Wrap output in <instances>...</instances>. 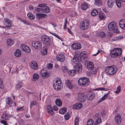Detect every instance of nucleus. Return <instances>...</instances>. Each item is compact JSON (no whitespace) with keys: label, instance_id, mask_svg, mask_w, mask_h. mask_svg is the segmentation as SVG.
<instances>
[{"label":"nucleus","instance_id":"nucleus-49","mask_svg":"<svg viewBox=\"0 0 125 125\" xmlns=\"http://www.w3.org/2000/svg\"><path fill=\"white\" fill-rule=\"evenodd\" d=\"M41 39H49V37L45 35H42L41 37Z\"/></svg>","mask_w":125,"mask_h":125},{"label":"nucleus","instance_id":"nucleus-42","mask_svg":"<svg viewBox=\"0 0 125 125\" xmlns=\"http://www.w3.org/2000/svg\"><path fill=\"white\" fill-rule=\"evenodd\" d=\"M62 71L64 72H68V70L67 67L65 66L62 67Z\"/></svg>","mask_w":125,"mask_h":125},{"label":"nucleus","instance_id":"nucleus-33","mask_svg":"<svg viewBox=\"0 0 125 125\" xmlns=\"http://www.w3.org/2000/svg\"><path fill=\"white\" fill-rule=\"evenodd\" d=\"M76 73V71L74 70H72L69 71V73L71 76H74Z\"/></svg>","mask_w":125,"mask_h":125},{"label":"nucleus","instance_id":"nucleus-55","mask_svg":"<svg viewBox=\"0 0 125 125\" xmlns=\"http://www.w3.org/2000/svg\"><path fill=\"white\" fill-rule=\"evenodd\" d=\"M124 38H125V36H124L121 35L116 37V39H121Z\"/></svg>","mask_w":125,"mask_h":125},{"label":"nucleus","instance_id":"nucleus-2","mask_svg":"<svg viewBox=\"0 0 125 125\" xmlns=\"http://www.w3.org/2000/svg\"><path fill=\"white\" fill-rule=\"evenodd\" d=\"M117 69L115 66L107 67L105 68V73L108 75H112L115 73Z\"/></svg>","mask_w":125,"mask_h":125},{"label":"nucleus","instance_id":"nucleus-28","mask_svg":"<svg viewBox=\"0 0 125 125\" xmlns=\"http://www.w3.org/2000/svg\"><path fill=\"white\" fill-rule=\"evenodd\" d=\"M44 44L47 45V46H49L50 44V40H41Z\"/></svg>","mask_w":125,"mask_h":125},{"label":"nucleus","instance_id":"nucleus-58","mask_svg":"<svg viewBox=\"0 0 125 125\" xmlns=\"http://www.w3.org/2000/svg\"><path fill=\"white\" fill-rule=\"evenodd\" d=\"M82 106V104L81 103H77L76 107L77 108L78 107L79 109L81 108Z\"/></svg>","mask_w":125,"mask_h":125},{"label":"nucleus","instance_id":"nucleus-63","mask_svg":"<svg viewBox=\"0 0 125 125\" xmlns=\"http://www.w3.org/2000/svg\"><path fill=\"white\" fill-rule=\"evenodd\" d=\"M77 45V49H80L81 48L82 45H81L80 43H77L76 44Z\"/></svg>","mask_w":125,"mask_h":125},{"label":"nucleus","instance_id":"nucleus-37","mask_svg":"<svg viewBox=\"0 0 125 125\" xmlns=\"http://www.w3.org/2000/svg\"><path fill=\"white\" fill-rule=\"evenodd\" d=\"M6 102L7 104L10 105L12 104L13 102L11 98H9L6 99Z\"/></svg>","mask_w":125,"mask_h":125},{"label":"nucleus","instance_id":"nucleus-1","mask_svg":"<svg viewBox=\"0 0 125 125\" xmlns=\"http://www.w3.org/2000/svg\"><path fill=\"white\" fill-rule=\"evenodd\" d=\"M53 85L54 88L57 91L60 90L62 88L61 81L59 78H56L53 80Z\"/></svg>","mask_w":125,"mask_h":125},{"label":"nucleus","instance_id":"nucleus-45","mask_svg":"<svg viewBox=\"0 0 125 125\" xmlns=\"http://www.w3.org/2000/svg\"><path fill=\"white\" fill-rule=\"evenodd\" d=\"M94 123L93 120L92 119H90L87 122V125H93Z\"/></svg>","mask_w":125,"mask_h":125},{"label":"nucleus","instance_id":"nucleus-61","mask_svg":"<svg viewBox=\"0 0 125 125\" xmlns=\"http://www.w3.org/2000/svg\"><path fill=\"white\" fill-rule=\"evenodd\" d=\"M36 104V102L35 101H33L31 103V105H30V107H31L32 106L35 105Z\"/></svg>","mask_w":125,"mask_h":125},{"label":"nucleus","instance_id":"nucleus-19","mask_svg":"<svg viewBox=\"0 0 125 125\" xmlns=\"http://www.w3.org/2000/svg\"><path fill=\"white\" fill-rule=\"evenodd\" d=\"M30 66L31 68L32 69H36L37 68L38 65L36 62L33 61L30 63Z\"/></svg>","mask_w":125,"mask_h":125},{"label":"nucleus","instance_id":"nucleus-34","mask_svg":"<svg viewBox=\"0 0 125 125\" xmlns=\"http://www.w3.org/2000/svg\"><path fill=\"white\" fill-rule=\"evenodd\" d=\"M50 11V9L46 5V7H45L43 9V12L45 13H48Z\"/></svg>","mask_w":125,"mask_h":125},{"label":"nucleus","instance_id":"nucleus-60","mask_svg":"<svg viewBox=\"0 0 125 125\" xmlns=\"http://www.w3.org/2000/svg\"><path fill=\"white\" fill-rule=\"evenodd\" d=\"M47 67L48 69H52L53 67V64L52 63H50L48 65Z\"/></svg>","mask_w":125,"mask_h":125},{"label":"nucleus","instance_id":"nucleus-16","mask_svg":"<svg viewBox=\"0 0 125 125\" xmlns=\"http://www.w3.org/2000/svg\"><path fill=\"white\" fill-rule=\"evenodd\" d=\"M95 97L94 94L93 93H89L87 94V98L89 100L93 99Z\"/></svg>","mask_w":125,"mask_h":125},{"label":"nucleus","instance_id":"nucleus-40","mask_svg":"<svg viewBox=\"0 0 125 125\" xmlns=\"http://www.w3.org/2000/svg\"><path fill=\"white\" fill-rule=\"evenodd\" d=\"M115 2L117 7L120 8L121 7V3L120 0H115Z\"/></svg>","mask_w":125,"mask_h":125},{"label":"nucleus","instance_id":"nucleus-36","mask_svg":"<svg viewBox=\"0 0 125 125\" xmlns=\"http://www.w3.org/2000/svg\"><path fill=\"white\" fill-rule=\"evenodd\" d=\"M27 16L28 18H30L31 20H33L35 18V16L31 13H29L27 14Z\"/></svg>","mask_w":125,"mask_h":125},{"label":"nucleus","instance_id":"nucleus-10","mask_svg":"<svg viewBox=\"0 0 125 125\" xmlns=\"http://www.w3.org/2000/svg\"><path fill=\"white\" fill-rule=\"evenodd\" d=\"M78 100L80 102H83L85 101L86 96L83 93H80L78 95Z\"/></svg>","mask_w":125,"mask_h":125},{"label":"nucleus","instance_id":"nucleus-59","mask_svg":"<svg viewBox=\"0 0 125 125\" xmlns=\"http://www.w3.org/2000/svg\"><path fill=\"white\" fill-rule=\"evenodd\" d=\"M0 122L4 124V125H8V124L6 121L4 120H2L0 121Z\"/></svg>","mask_w":125,"mask_h":125},{"label":"nucleus","instance_id":"nucleus-31","mask_svg":"<svg viewBox=\"0 0 125 125\" xmlns=\"http://www.w3.org/2000/svg\"><path fill=\"white\" fill-rule=\"evenodd\" d=\"M14 55L17 57L20 56L21 55V51L19 49L17 50L14 52Z\"/></svg>","mask_w":125,"mask_h":125},{"label":"nucleus","instance_id":"nucleus-38","mask_svg":"<svg viewBox=\"0 0 125 125\" xmlns=\"http://www.w3.org/2000/svg\"><path fill=\"white\" fill-rule=\"evenodd\" d=\"M94 4L96 5L99 6H101L102 5V2L101 0H94Z\"/></svg>","mask_w":125,"mask_h":125},{"label":"nucleus","instance_id":"nucleus-30","mask_svg":"<svg viewBox=\"0 0 125 125\" xmlns=\"http://www.w3.org/2000/svg\"><path fill=\"white\" fill-rule=\"evenodd\" d=\"M81 8L83 10H86L88 8L87 4L85 3H83L81 5Z\"/></svg>","mask_w":125,"mask_h":125},{"label":"nucleus","instance_id":"nucleus-51","mask_svg":"<svg viewBox=\"0 0 125 125\" xmlns=\"http://www.w3.org/2000/svg\"><path fill=\"white\" fill-rule=\"evenodd\" d=\"M70 116V115L68 113L64 115V118L65 120H68Z\"/></svg>","mask_w":125,"mask_h":125},{"label":"nucleus","instance_id":"nucleus-13","mask_svg":"<svg viewBox=\"0 0 125 125\" xmlns=\"http://www.w3.org/2000/svg\"><path fill=\"white\" fill-rule=\"evenodd\" d=\"M74 66L75 70L77 71L78 73L81 72L82 66V65L81 63H79L75 64L74 65Z\"/></svg>","mask_w":125,"mask_h":125},{"label":"nucleus","instance_id":"nucleus-4","mask_svg":"<svg viewBox=\"0 0 125 125\" xmlns=\"http://www.w3.org/2000/svg\"><path fill=\"white\" fill-rule=\"evenodd\" d=\"M97 35L99 37L106 39L110 38L111 37H112L113 34L110 32H108L106 33L105 34L104 32H98L97 33Z\"/></svg>","mask_w":125,"mask_h":125},{"label":"nucleus","instance_id":"nucleus-56","mask_svg":"<svg viewBox=\"0 0 125 125\" xmlns=\"http://www.w3.org/2000/svg\"><path fill=\"white\" fill-rule=\"evenodd\" d=\"M121 90V87L118 86L117 88V91H116V93L117 94Z\"/></svg>","mask_w":125,"mask_h":125},{"label":"nucleus","instance_id":"nucleus-14","mask_svg":"<svg viewBox=\"0 0 125 125\" xmlns=\"http://www.w3.org/2000/svg\"><path fill=\"white\" fill-rule=\"evenodd\" d=\"M4 24L6 27L10 28L11 26V21L8 18H6L4 19Z\"/></svg>","mask_w":125,"mask_h":125},{"label":"nucleus","instance_id":"nucleus-26","mask_svg":"<svg viewBox=\"0 0 125 125\" xmlns=\"http://www.w3.org/2000/svg\"><path fill=\"white\" fill-rule=\"evenodd\" d=\"M48 48L46 47H44L43 48L41 51V53L42 55H45L47 53Z\"/></svg>","mask_w":125,"mask_h":125},{"label":"nucleus","instance_id":"nucleus-25","mask_svg":"<svg viewBox=\"0 0 125 125\" xmlns=\"http://www.w3.org/2000/svg\"><path fill=\"white\" fill-rule=\"evenodd\" d=\"M17 18L19 20L21 21L26 24L29 25L30 24V22L27 20L23 19L19 17H17Z\"/></svg>","mask_w":125,"mask_h":125},{"label":"nucleus","instance_id":"nucleus-3","mask_svg":"<svg viewBox=\"0 0 125 125\" xmlns=\"http://www.w3.org/2000/svg\"><path fill=\"white\" fill-rule=\"evenodd\" d=\"M122 53V50L121 49L116 48L112 51L110 52V55L111 57L115 58L118 57Z\"/></svg>","mask_w":125,"mask_h":125},{"label":"nucleus","instance_id":"nucleus-47","mask_svg":"<svg viewBox=\"0 0 125 125\" xmlns=\"http://www.w3.org/2000/svg\"><path fill=\"white\" fill-rule=\"evenodd\" d=\"M79 120L77 117L75 118L74 125H79Z\"/></svg>","mask_w":125,"mask_h":125},{"label":"nucleus","instance_id":"nucleus-15","mask_svg":"<svg viewBox=\"0 0 125 125\" xmlns=\"http://www.w3.org/2000/svg\"><path fill=\"white\" fill-rule=\"evenodd\" d=\"M121 116L120 115L117 114L115 116V120L116 124L119 125L121 123Z\"/></svg>","mask_w":125,"mask_h":125},{"label":"nucleus","instance_id":"nucleus-46","mask_svg":"<svg viewBox=\"0 0 125 125\" xmlns=\"http://www.w3.org/2000/svg\"><path fill=\"white\" fill-rule=\"evenodd\" d=\"M4 86L3 83L2 79L0 78V88L1 89H3L4 88Z\"/></svg>","mask_w":125,"mask_h":125},{"label":"nucleus","instance_id":"nucleus-18","mask_svg":"<svg viewBox=\"0 0 125 125\" xmlns=\"http://www.w3.org/2000/svg\"><path fill=\"white\" fill-rule=\"evenodd\" d=\"M119 25L122 29L125 30V19H122L120 21Z\"/></svg>","mask_w":125,"mask_h":125},{"label":"nucleus","instance_id":"nucleus-43","mask_svg":"<svg viewBox=\"0 0 125 125\" xmlns=\"http://www.w3.org/2000/svg\"><path fill=\"white\" fill-rule=\"evenodd\" d=\"M36 10L38 12H40V11L43 12V9L37 7H35L34 10Z\"/></svg>","mask_w":125,"mask_h":125},{"label":"nucleus","instance_id":"nucleus-50","mask_svg":"<svg viewBox=\"0 0 125 125\" xmlns=\"http://www.w3.org/2000/svg\"><path fill=\"white\" fill-rule=\"evenodd\" d=\"M108 93H107L106 94L104 95L102 98V99L100 100L98 102V103H99L101 102L102 101L104 100L105 99V97H106L107 95L108 94Z\"/></svg>","mask_w":125,"mask_h":125},{"label":"nucleus","instance_id":"nucleus-11","mask_svg":"<svg viewBox=\"0 0 125 125\" xmlns=\"http://www.w3.org/2000/svg\"><path fill=\"white\" fill-rule=\"evenodd\" d=\"M21 49L27 53H29L31 52V49L28 46L24 44H22L21 46Z\"/></svg>","mask_w":125,"mask_h":125},{"label":"nucleus","instance_id":"nucleus-53","mask_svg":"<svg viewBox=\"0 0 125 125\" xmlns=\"http://www.w3.org/2000/svg\"><path fill=\"white\" fill-rule=\"evenodd\" d=\"M101 120L100 117H97L96 122L97 124H99L101 122Z\"/></svg>","mask_w":125,"mask_h":125},{"label":"nucleus","instance_id":"nucleus-39","mask_svg":"<svg viewBox=\"0 0 125 125\" xmlns=\"http://www.w3.org/2000/svg\"><path fill=\"white\" fill-rule=\"evenodd\" d=\"M9 115L6 114H4L2 115L1 118L4 120L8 119L9 117Z\"/></svg>","mask_w":125,"mask_h":125},{"label":"nucleus","instance_id":"nucleus-29","mask_svg":"<svg viewBox=\"0 0 125 125\" xmlns=\"http://www.w3.org/2000/svg\"><path fill=\"white\" fill-rule=\"evenodd\" d=\"M55 103L56 105L58 106H61L62 104L61 100L59 99H57L55 100Z\"/></svg>","mask_w":125,"mask_h":125},{"label":"nucleus","instance_id":"nucleus-57","mask_svg":"<svg viewBox=\"0 0 125 125\" xmlns=\"http://www.w3.org/2000/svg\"><path fill=\"white\" fill-rule=\"evenodd\" d=\"M82 36L84 38H89V36L88 35H87L86 34H82Z\"/></svg>","mask_w":125,"mask_h":125},{"label":"nucleus","instance_id":"nucleus-23","mask_svg":"<svg viewBox=\"0 0 125 125\" xmlns=\"http://www.w3.org/2000/svg\"><path fill=\"white\" fill-rule=\"evenodd\" d=\"M47 111L51 115H53L54 113V112L53 111L52 107L50 105H48L47 106Z\"/></svg>","mask_w":125,"mask_h":125},{"label":"nucleus","instance_id":"nucleus-41","mask_svg":"<svg viewBox=\"0 0 125 125\" xmlns=\"http://www.w3.org/2000/svg\"><path fill=\"white\" fill-rule=\"evenodd\" d=\"M7 42L9 45H12L13 43V41L12 40H7Z\"/></svg>","mask_w":125,"mask_h":125},{"label":"nucleus","instance_id":"nucleus-62","mask_svg":"<svg viewBox=\"0 0 125 125\" xmlns=\"http://www.w3.org/2000/svg\"><path fill=\"white\" fill-rule=\"evenodd\" d=\"M23 106H22L21 107L19 108H17L16 110L17 111H21V110H23Z\"/></svg>","mask_w":125,"mask_h":125},{"label":"nucleus","instance_id":"nucleus-35","mask_svg":"<svg viewBox=\"0 0 125 125\" xmlns=\"http://www.w3.org/2000/svg\"><path fill=\"white\" fill-rule=\"evenodd\" d=\"M39 75L37 73H34L33 76L32 81H35L39 78Z\"/></svg>","mask_w":125,"mask_h":125},{"label":"nucleus","instance_id":"nucleus-48","mask_svg":"<svg viewBox=\"0 0 125 125\" xmlns=\"http://www.w3.org/2000/svg\"><path fill=\"white\" fill-rule=\"evenodd\" d=\"M46 5H47L46 4L42 3V4H39L37 6L39 7L44 8L45 7H46Z\"/></svg>","mask_w":125,"mask_h":125},{"label":"nucleus","instance_id":"nucleus-44","mask_svg":"<svg viewBox=\"0 0 125 125\" xmlns=\"http://www.w3.org/2000/svg\"><path fill=\"white\" fill-rule=\"evenodd\" d=\"M22 83L20 82L18 83L15 86L16 88L17 89H19L21 88L22 87Z\"/></svg>","mask_w":125,"mask_h":125},{"label":"nucleus","instance_id":"nucleus-7","mask_svg":"<svg viewBox=\"0 0 125 125\" xmlns=\"http://www.w3.org/2000/svg\"><path fill=\"white\" fill-rule=\"evenodd\" d=\"M85 21V22L83 21L81 22L80 25V27L83 30H85L88 27V21L87 20Z\"/></svg>","mask_w":125,"mask_h":125},{"label":"nucleus","instance_id":"nucleus-20","mask_svg":"<svg viewBox=\"0 0 125 125\" xmlns=\"http://www.w3.org/2000/svg\"><path fill=\"white\" fill-rule=\"evenodd\" d=\"M115 2V0H108L107 4L108 6L110 8H112L114 5Z\"/></svg>","mask_w":125,"mask_h":125},{"label":"nucleus","instance_id":"nucleus-64","mask_svg":"<svg viewBox=\"0 0 125 125\" xmlns=\"http://www.w3.org/2000/svg\"><path fill=\"white\" fill-rule=\"evenodd\" d=\"M81 55V56L82 55L83 56L84 58H86V54L84 52H82Z\"/></svg>","mask_w":125,"mask_h":125},{"label":"nucleus","instance_id":"nucleus-5","mask_svg":"<svg viewBox=\"0 0 125 125\" xmlns=\"http://www.w3.org/2000/svg\"><path fill=\"white\" fill-rule=\"evenodd\" d=\"M78 83L81 85H87L89 83V79L86 77L80 78L78 81Z\"/></svg>","mask_w":125,"mask_h":125},{"label":"nucleus","instance_id":"nucleus-21","mask_svg":"<svg viewBox=\"0 0 125 125\" xmlns=\"http://www.w3.org/2000/svg\"><path fill=\"white\" fill-rule=\"evenodd\" d=\"M47 15L44 13H38L36 14V18L38 19H40L42 18H44L46 16L47 17Z\"/></svg>","mask_w":125,"mask_h":125},{"label":"nucleus","instance_id":"nucleus-17","mask_svg":"<svg viewBox=\"0 0 125 125\" xmlns=\"http://www.w3.org/2000/svg\"><path fill=\"white\" fill-rule=\"evenodd\" d=\"M40 73L41 75L43 77L48 78L49 76V73L44 70H42Z\"/></svg>","mask_w":125,"mask_h":125},{"label":"nucleus","instance_id":"nucleus-24","mask_svg":"<svg viewBox=\"0 0 125 125\" xmlns=\"http://www.w3.org/2000/svg\"><path fill=\"white\" fill-rule=\"evenodd\" d=\"M66 84L67 85V87L71 89H72L73 85H72L71 82L70 80H68L66 81Z\"/></svg>","mask_w":125,"mask_h":125},{"label":"nucleus","instance_id":"nucleus-27","mask_svg":"<svg viewBox=\"0 0 125 125\" xmlns=\"http://www.w3.org/2000/svg\"><path fill=\"white\" fill-rule=\"evenodd\" d=\"M99 15V18L101 20H104L106 17L105 14L102 12H100Z\"/></svg>","mask_w":125,"mask_h":125},{"label":"nucleus","instance_id":"nucleus-6","mask_svg":"<svg viewBox=\"0 0 125 125\" xmlns=\"http://www.w3.org/2000/svg\"><path fill=\"white\" fill-rule=\"evenodd\" d=\"M87 68L91 71V73L92 74H95L96 73V70L94 68V65L93 63L90 61L87 62V66L86 65Z\"/></svg>","mask_w":125,"mask_h":125},{"label":"nucleus","instance_id":"nucleus-54","mask_svg":"<svg viewBox=\"0 0 125 125\" xmlns=\"http://www.w3.org/2000/svg\"><path fill=\"white\" fill-rule=\"evenodd\" d=\"M113 30H114V32L116 33H118L119 32V31L118 28L117 26L116 27V28H115Z\"/></svg>","mask_w":125,"mask_h":125},{"label":"nucleus","instance_id":"nucleus-22","mask_svg":"<svg viewBox=\"0 0 125 125\" xmlns=\"http://www.w3.org/2000/svg\"><path fill=\"white\" fill-rule=\"evenodd\" d=\"M80 59V57L79 56L78 57L76 56H75L73 59V62L75 64H77L79 63V62Z\"/></svg>","mask_w":125,"mask_h":125},{"label":"nucleus","instance_id":"nucleus-8","mask_svg":"<svg viewBox=\"0 0 125 125\" xmlns=\"http://www.w3.org/2000/svg\"><path fill=\"white\" fill-rule=\"evenodd\" d=\"M117 26L116 23L115 22H110L108 25V28L110 31H112L116 28Z\"/></svg>","mask_w":125,"mask_h":125},{"label":"nucleus","instance_id":"nucleus-32","mask_svg":"<svg viewBox=\"0 0 125 125\" xmlns=\"http://www.w3.org/2000/svg\"><path fill=\"white\" fill-rule=\"evenodd\" d=\"M91 15L94 16L97 15L98 14V12L97 10L96 9H94L92 10L91 12Z\"/></svg>","mask_w":125,"mask_h":125},{"label":"nucleus","instance_id":"nucleus-12","mask_svg":"<svg viewBox=\"0 0 125 125\" xmlns=\"http://www.w3.org/2000/svg\"><path fill=\"white\" fill-rule=\"evenodd\" d=\"M56 58L57 61H59L61 62H62L65 60V56L63 54H59L57 55Z\"/></svg>","mask_w":125,"mask_h":125},{"label":"nucleus","instance_id":"nucleus-9","mask_svg":"<svg viewBox=\"0 0 125 125\" xmlns=\"http://www.w3.org/2000/svg\"><path fill=\"white\" fill-rule=\"evenodd\" d=\"M32 45L35 48L38 50L40 49L42 47L41 43L39 42H32Z\"/></svg>","mask_w":125,"mask_h":125},{"label":"nucleus","instance_id":"nucleus-52","mask_svg":"<svg viewBox=\"0 0 125 125\" xmlns=\"http://www.w3.org/2000/svg\"><path fill=\"white\" fill-rule=\"evenodd\" d=\"M77 45L76 44H73L72 46V48L74 50L77 49Z\"/></svg>","mask_w":125,"mask_h":125}]
</instances>
